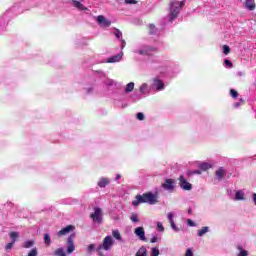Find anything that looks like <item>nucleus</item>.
<instances>
[{"mask_svg":"<svg viewBox=\"0 0 256 256\" xmlns=\"http://www.w3.org/2000/svg\"><path fill=\"white\" fill-rule=\"evenodd\" d=\"M185 7V0H170L169 2V15L168 21L173 23L177 17H179V13H181V9Z\"/></svg>","mask_w":256,"mask_h":256,"instance_id":"1","label":"nucleus"},{"mask_svg":"<svg viewBox=\"0 0 256 256\" xmlns=\"http://www.w3.org/2000/svg\"><path fill=\"white\" fill-rule=\"evenodd\" d=\"M140 203H149V205H155V203H157V196L151 192H147L143 195H136L135 200L132 201L133 207H138Z\"/></svg>","mask_w":256,"mask_h":256,"instance_id":"2","label":"nucleus"},{"mask_svg":"<svg viewBox=\"0 0 256 256\" xmlns=\"http://www.w3.org/2000/svg\"><path fill=\"white\" fill-rule=\"evenodd\" d=\"M113 237L111 236H106L103 239L102 244H100L97 248L96 251L98 252V255L103 256V251H111V247L114 245Z\"/></svg>","mask_w":256,"mask_h":256,"instance_id":"3","label":"nucleus"},{"mask_svg":"<svg viewBox=\"0 0 256 256\" xmlns=\"http://www.w3.org/2000/svg\"><path fill=\"white\" fill-rule=\"evenodd\" d=\"M157 51V48L151 47V46H143L139 49H135L133 53H137L138 55H142L143 57L147 55H152V53H155Z\"/></svg>","mask_w":256,"mask_h":256,"instance_id":"4","label":"nucleus"},{"mask_svg":"<svg viewBox=\"0 0 256 256\" xmlns=\"http://www.w3.org/2000/svg\"><path fill=\"white\" fill-rule=\"evenodd\" d=\"M94 223H101L103 221V211L101 208H94V213L90 214Z\"/></svg>","mask_w":256,"mask_h":256,"instance_id":"5","label":"nucleus"},{"mask_svg":"<svg viewBox=\"0 0 256 256\" xmlns=\"http://www.w3.org/2000/svg\"><path fill=\"white\" fill-rule=\"evenodd\" d=\"M179 186L181 189H183V191H191V189H193V185L189 183L183 176H180L179 178Z\"/></svg>","mask_w":256,"mask_h":256,"instance_id":"6","label":"nucleus"},{"mask_svg":"<svg viewBox=\"0 0 256 256\" xmlns=\"http://www.w3.org/2000/svg\"><path fill=\"white\" fill-rule=\"evenodd\" d=\"M162 187L163 189H165V191H169L170 193H172V191L175 190V180L166 179L162 184Z\"/></svg>","mask_w":256,"mask_h":256,"instance_id":"7","label":"nucleus"},{"mask_svg":"<svg viewBox=\"0 0 256 256\" xmlns=\"http://www.w3.org/2000/svg\"><path fill=\"white\" fill-rule=\"evenodd\" d=\"M96 21L98 25H100V27H104V28L111 27V21L105 18V16L103 15L97 16Z\"/></svg>","mask_w":256,"mask_h":256,"instance_id":"8","label":"nucleus"},{"mask_svg":"<svg viewBox=\"0 0 256 256\" xmlns=\"http://www.w3.org/2000/svg\"><path fill=\"white\" fill-rule=\"evenodd\" d=\"M152 88L156 91H163L165 89V83L159 78H154L152 83Z\"/></svg>","mask_w":256,"mask_h":256,"instance_id":"9","label":"nucleus"},{"mask_svg":"<svg viewBox=\"0 0 256 256\" xmlns=\"http://www.w3.org/2000/svg\"><path fill=\"white\" fill-rule=\"evenodd\" d=\"M75 239V235H70L67 239V253L71 255L73 251H75V242L73 240Z\"/></svg>","mask_w":256,"mask_h":256,"instance_id":"10","label":"nucleus"},{"mask_svg":"<svg viewBox=\"0 0 256 256\" xmlns=\"http://www.w3.org/2000/svg\"><path fill=\"white\" fill-rule=\"evenodd\" d=\"M134 234L140 241H147V238L145 237V228H143V226L135 228Z\"/></svg>","mask_w":256,"mask_h":256,"instance_id":"11","label":"nucleus"},{"mask_svg":"<svg viewBox=\"0 0 256 256\" xmlns=\"http://www.w3.org/2000/svg\"><path fill=\"white\" fill-rule=\"evenodd\" d=\"M75 226L73 225H68L65 228H63L62 230H60L57 235L58 237H63L65 235H69V233H71V231H74Z\"/></svg>","mask_w":256,"mask_h":256,"instance_id":"12","label":"nucleus"},{"mask_svg":"<svg viewBox=\"0 0 256 256\" xmlns=\"http://www.w3.org/2000/svg\"><path fill=\"white\" fill-rule=\"evenodd\" d=\"M216 179L222 181L227 176V171L223 167H220L215 171Z\"/></svg>","mask_w":256,"mask_h":256,"instance_id":"13","label":"nucleus"},{"mask_svg":"<svg viewBox=\"0 0 256 256\" xmlns=\"http://www.w3.org/2000/svg\"><path fill=\"white\" fill-rule=\"evenodd\" d=\"M121 59H123V52H120L114 56L109 57L106 60V63H119V61H121Z\"/></svg>","mask_w":256,"mask_h":256,"instance_id":"14","label":"nucleus"},{"mask_svg":"<svg viewBox=\"0 0 256 256\" xmlns=\"http://www.w3.org/2000/svg\"><path fill=\"white\" fill-rule=\"evenodd\" d=\"M139 91L141 95H149V93H151V88L149 87V84L142 83L141 86L139 87Z\"/></svg>","mask_w":256,"mask_h":256,"instance_id":"15","label":"nucleus"},{"mask_svg":"<svg viewBox=\"0 0 256 256\" xmlns=\"http://www.w3.org/2000/svg\"><path fill=\"white\" fill-rule=\"evenodd\" d=\"M110 183H111V181L109 180V178L102 177L99 179L97 185H98V187L103 189V188L107 187V185H109Z\"/></svg>","mask_w":256,"mask_h":256,"instance_id":"16","label":"nucleus"},{"mask_svg":"<svg viewBox=\"0 0 256 256\" xmlns=\"http://www.w3.org/2000/svg\"><path fill=\"white\" fill-rule=\"evenodd\" d=\"M244 6L246 7V9H248V11H255V0H246L244 2Z\"/></svg>","mask_w":256,"mask_h":256,"instance_id":"17","label":"nucleus"},{"mask_svg":"<svg viewBox=\"0 0 256 256\" xmlns=\"http://www.w3.org/2000/svg\"><path fill=\"white\" fill-rule=\"evenodd\" d=\"M235 201H245V191L243 190H237L235 193Z\"/></svg>","mask_w":256,"mask_h":256,"instance_id":"18","label":"nucleus"},{"mask_svg":"<svg viewBox=\"0 0 256 256\" xmlns=\"http://www.w3.org/2000/svg\"><path fill=\"white\" fill-rule=\"evenodd\" d=\"M198 167L202 171H209V169H212L213 163H211V162H203V163H200Z\"/></svg>","mask_w":256,"mask_h":256,"instance_id":"19","label":"nucleus"},{"mask_svg":"<svg viewBox=\"0 0 256 256\" xmlns=\"http://www.w3.org/2000/svg\"><path fill=\"white\" fill-rule=\"evenodd\" d=\"M73 7H76L79 11H87V7H85L81 2L77 0L72 1Z\"/></svg>","mask_w":256,"mask_h":256,"instance_id":"20","label":"nucleus"},{"mask_svg":"<svg viewBox=\"0 0 256 256\" xmlns=\"http://www.w3.org/2000/svg\"><path fill=\"white\" fill-rule=\"evenodd\" d=\"M135 256H149L147 253V248L145 246L140 247Z\"/></svg>","mask_w":256,"mask_h":256,"instance_id":"21","label":"nucleus"},{"mask_svg":"<svg viewBox=\"0 0 256 256\" xmlns=\"http://www.w3.org/2000/svg\"><path fill=\"white\" fill-rule=\"evenodd\" d=\"M105 85H106V87H116L117 81H115L111 78H107L105 81Z\"/></svg>","mask_w":256,"mask_h":256,"instance_id":"22","label":"nucleus"},{"mask_svg":"<svg viewBox=\"0 0 256 256\" xmlns=\"http://www.w3.org/2000/svg\"><path fill=\"white\" fill-rule=\"evenodd\" d=\"M133 89H135V83L134 82H129L126 85L125 93H132Z\"/></svg>","mask_w":256,"mask_h":256,"instance_id":"23","label":"nucleus"},{"mask_svg":"<svg viewBox=\"0 0 256 256\" xmlns=\"http://www.w3.org/2000/svg\"><path fill=\"white\" fill-rule=\"evenodd\" d=\"M198 237H203V235H205L206 233H209V227L208 226H204L202 227V229L198 230Z\"/></svg>","mask_w":256,"mask_h":256,"instance_id":"24","label":"nucleus"},{"mask_svg":"<svg viewBox=\"0 0 256 256\" xmlns=\"http://www.w3.org/2000/svg\"><path fill=\"white\" fill-rule=\"evenodd\" d=\"M112 235L114 239H117V241H123V237L121 236V233L119 232V230H113Z\"/></svg>","mask_w":256,"mask_h":256,"instance_id":"25","label":"nucleus"},{"mask_svg":"<svg viewBox=\"0 0 256 256\" xmlns=\"http://www.w3.org/2000/svg\"><path fill=\"white\" fill-rule=\"evenodd\" d=\"M9 237L12 240L11 243H16L17 238L19 237V232H10Z\"/></svg>","mask_w":256,"mask_h":256,"instance_id":"26","label":"nucleus"},{"mask_svg":"<svg viewBox=\"0 0 256 256\" xmlns=\"http://www.w3.org/2000/svg\"><path fill=\"white\" fill-rule=\"evenodd\" d=\"M33 245H35L34 240H27L23 243L24 249H31V247H33Z\"/></svg>","mask_w":256,"mask_h":256,"instance_id":"27","label":"nucleus"},{"mask_svg":"<svg viewBox=\"0 0 256 256\" xmlns=\"http://www.w3.org/2000/svg\"><path fill=\"white\" fill-rule=\"evenodd\" d=\"M54 255L56 256H67V253H65V250L63 248H58L55 250Z\"/></svg>","mask_w":256,"mask_h":256,"instance_id":"28","label":"nucleus"},{"mask_svg":"<svg viewBox=\"0 0 256 256\" xmlns=\"http://www.w3.org/2000/svg\"><path fill=\"white\" fill-rule=\"evenodd\" d=\"M237 249L239 251L238 256H247V255H249V252H247V250H244L243 246H238Z\"/></svg>","mask_w":256,"mask_h":256,"instance_id":"29","label":"nucleus"},{"mask_svg":"<svg viewBox=\"0 0 256 256\" xmlns=\"http://www.w3.org/2000/svg\"><path fill=\"white\" fill-rule=\"evenodd\" d=\"M44 243L49 247L51 245V236L49 234H44Z\"/></svg>","mask_w":256,"mask_h":256,"instance_id":"30","label":"nucleus"},{"mask_svg":"<svg viewBox=\"0 0 256 256\" xmlns=\"http://www.w3.org/2000/svg\"><path fill=\"white\" fill-rule=\"evenodd\" d=\"M222 51L224 55H229L231 53V48L228 45H223Z\"/></svg>","mask_w":256,"mask_h":256,"instance_id":"31","label":"nucleus"},{"mask_svg":"<svg viewBox=\"0 0 256 256\" xmlns=\"http://www.w3.org/2000/svg\"><path fill=\"white\" fill-rule=\"evenodd\" d=\"M130 220L132 221V223H139V215L132 213Z\"/></svg>","mask_w":256,"mask_h":256,"instance_id":"32","label":"nucleus"},{"mask_svg":"<svg viewBox=\"0 0 256 256\" xmlns=\"http://www.w3.org/2000/svg\"><path fill=\"white\" fill-rule=\"evenodd\" d=\"M151 251L152 252H151L150 256H159V254H160L159 248H157V247L152 248Z\"/></svg>","mask_w":256,"mask_h":256,"instance_id":"33","label":"nucleus"},{"mask_svg":"<svg viewBox=\"0 0 256 256\" xmlns=\"http://www.w3.org/2000/svg\"><path fill=\"white\" fill-rule=\"evenodd\" d=\"M174 217H175V213H173V212H169L167 214V219H168L169 223H173V221H175V220H173Z\"/></svg>","mask_w":256,"mask_h":256,"instance_id":"34","label":"nucleus"},{"mask_svg":"<svg viewBox=\"0 0 256 256\" xmlns=\"http://www.w3.org/2000/svg\"><path fill=\"white\" fill-rule=\"evenodd\" d=\"M136 119H138V121H145V114H143V112H139L136 115Z\"/></svg>","mask_w":256,"mask_h":256,"instance_id":"35","label":"nucleus"},{"mask_svg":"<svg viewBox=\"0 0 256 256\" xmlns=\"http://www.w3.org/2000/svg\"><path fill=\"white\" fill-rule=\"evenodd\" d=\"M230 95H231V97H233V99H237V97L239 96V93H237V91H235V89H231Z\"/></svg>","mask_w":256,"mask_h":256,"instance_id":"36","label":"nucleus"},{"mask_svg":"<svg viewBox=\"0 0 256 256\" xmlns=\"http://www.w3.org/2000/svg\"><path fill=\"white\" fill-rule=\"evenodd\" d=\"M93 251H95V244H90V245H88V247H87V252H88L89 254H91V253H93Z\"/></svg>","mask_w":256,"mask_h":256,"instance_id":"37","label":"nucleus"},{"mask_svg":"<svg viewBox=\"0 0 256 256\" xmlns=\"http://www.w3.org/2000/svg\"><path fill=\"white\" fill-rule=\"evenodd\" d=\"M170 225H171V229H173V231H175L176 233H178L179 227H177V225L175 224V221L170 222Z\"/></svg>","mask_w":256,"mask_h":256,"instance_id":"38","label":"nucleus"},{"mask_svg":"<svg viewBox=\"0 0 256 256\" xmlns=\"http://www.w3.org/2000/svg\"><path fill=\"white\" fill-rule=\"evenodd\" d=\"M126 5H137V0H124Z\"/></svg>","mask_w":256,"mask_h":256,"instance_id":"39","label":"nucleus"},{"mask_svg":"<svg viewBox=\"0 0 256 256\" xmlns=\"http://www.w3.org/2000/svg\"><path fill=\"white\" fill-rule=\"evenodd\" d=\"M115 37L116 39H121V37H123V33L119 29H116Z\"/></svg>","mask_w":256,"mask_h":256,"instance_id":"40","label":"nucleus"},{"mask_svg":"<svg viewBox=\"0 0 256 256\" xmlns=\"http://www.w3.org/2000/svg\"><path fill=\"white\" fill-rule=\"evenodd\" d=\"M157 227H158L159 231H161V233H163V231H165V227H163V223L157 222Z\"/></svg>","mask_w":256,"mask_h":256,"instance_id":"41","label":"nucleus"},{"mask_svg":"<svg viewBox=\"0 0 256 256\" xmlns=\"http://www.w3.org/2000/svg\"><path fill=\"white\" fill-rule=\"evenodd\" d=\"M13 245H15V243L13 242L8 243L5 247L6 251H11V249H13Z\"/></svg>","mask_w":256,"mask_h":256,"instance_id":"42","label":"nucleus"},{"mask_svg":"<svg viewBox=\"0 0 256 256\" xmlns=\"http://www.w3.org/2000/svg\"><path fill=\"white\" fill-rule=\"evenodd\" d=\"M28 256H37V248L32 249V250L29 252Z\"/></svg>","mask_w":256,"mask_h":256,"instance_id":"43","label":"nucleus"},{"mask_svg":"<svg viewBox=\"0 0 256 256\" xmlns=\"http://www.w3.org/2000/svg\"><path fill=\"white\" fill-rule=\"evenodd\" d=\"M150 33H151V35H153L154 33H155V31H157V28H155V25H153V24H151L150 25Z\"/></svg>","mask_w":256,"mask_h":256,"instance_id":"44","label":"nucleus"},{"mask_svg":"<svg viewBox=\"0 0 256 256\" xmlns=\"http://www.w3.org/2000/svg\"><path fill=\"white\" fill-rule=\"evenodd\" d=\"M224 64L226 65V67H230V68L233 67V63L229 60H225Z\"/></svg>","mask_w":256,"mask_h":256,"instance_id":"45","label":"nucleus"},{"mask_svg":"<svg viewBox=\"0 0 256 256\" xmlns=\"http://www.w3.org/2000/svg\"><path fill=\"white\" fill-rule=\"evenodd\" d=\"M187 224L189 225V227H195V222H193V220H191V219H188L187 220Z\"/></svg>","mask_w":256,"mask_h":256,"instance_id":"46","label":"nucleus"},{"mask_svg":"<svg viewBox=\"0 0 256 256\" xmlns=\"http://www.w3.org/2000/svg\"><path fill=\"white\" fill-rule=\"evenodd\" d=\"M185 256H193V251L191 250V248H188L186 250Z\"/></svg>","mask_w":256,"mask_h":256,"instance_id":"47","label":"nucleus"},{"mask_svg":"<svg viewBox=\"0 0 256 256\" xmlns=\"http://www.w3.org/2000/svg\"><path fill=\"white\" fill-rule=\"evenodd\" d=\"M157 241H159V238H157V236H153L151 238V243H157Z\"/></svg>","mask_w":256,"mask_h":256,"instance_id":"48","label":"nucleus"},{"mask_svg":"<svg viewBox=\"0 0 256 256\" xmlns=\"http://www.w3.org/2000/svg\"><path fill=\"white\" fill-rule=\"evenodd\" d=\"M252 201H253L254 205L256 206V193H254L252 195Z\"/></svg>","mask_w":256,"mask_h":256,"instance_id":"49","label":"nucleus"},{"mask_svg":"<svg viewBox=\"0 0 256 256\" xmlns=\"http://www.w3.org/2000/svg\"><path fill=\"white\" fill-rule=\"evenodd\" d=\"M122 43V49H125V45H127V43L125 42V40H121Z\"/></svg>","mask_w":256,"mask_h":256,"instance_id":"50","label":"nucleus"},{"mask_svg":"<svg viewBox=\"0 0 256 256\" xmlns=\"http://www.w3.org/2000/svg\"><path fill=\"white\" fill-rule=\"evenodd\" d=\"M193 173H194V175H201V170H196Z\"/></svg>","mask_w":256,"mask_h":256,"instance_id":"51","label":"nucleus"},{"mask_svg":"<svg viewBox=\"0 0 256 256\" xmlns=\"http://www.w3.org/2000/svg\"><path fill=\"white\" fill-rule=\"evenodd\" d=\"M240 103L239 102H236V103H234V107H240Z\"/></svg>","mask_w":256,"mask_h":256,"instance_id":"52","label":"nucleus"},{"mask_svg":"<svg viewBox=\"0 0 256 256\" xmlns=\"http://www.w3.org/2000/svg\"><path fill=\"white\" fill-rule=\"evenodd\" d=\"M121 179V176L119 174L116 175V181H119Z\"/></svg>","mask_w":256,"mask_h":256,"instance_id":"53","label":"nucleus"},{"mask_svg":"<svg viewBox=\"0 0 256 256\" xmlns=\"http://www.w3.org/2000/svg\"><path fill=\"white\" fill-rule=\"evenodd\" d=\"M238 75H240V76H241V75H243V73H242V72H239V73H238Z\"/></svg>","mask_w":256,"mask_h":256,"instance_id":"54","label":"nucleus"},{"mask_svg":"<svg viewBox=\"0 0 256 256\" xmlns=\"http://www.w3.org/2000/svg\"><path fill=\"white\" fill-rule=\"evenodd\" d=\"M88 91L91 92V91H93V89L90 88Z\"/></svg>","mask_w":256,"mask_h":256,"instance_id":"55","label":"nucleus"}]
</instances>
